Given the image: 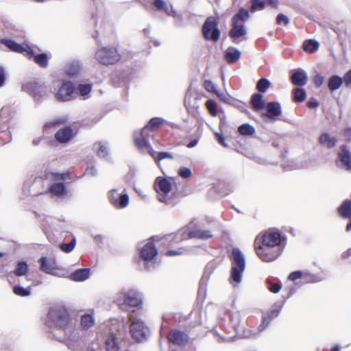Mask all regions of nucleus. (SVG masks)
<instances>
[{"mask_svg":"<svg viewBox=\"0 0 351 351\" xmlns=\"http://www.w3.org/2000/svg\"><path fill=\"white\" fill-rule=\"evenodd\" d=\"M230 259L232 267L229 280L230 283L236 287L241 281L245 269V260L242 252L237 247L232 249Z\"/></svg>","mask_w":351,"mask_h":351,"instance_id":"1","label":"nucleus"},{"mask_svg":"<svg viewBox=\"0 0 351 351\" xmlns=\"http://www.w3.org/2000/svg\"><path fill=\"white\" fill-rule=\"evenodd\" d=\"M48 322L65 331L72 327L69 313L62 306H55L50 309L48 313Z\"/></svg>","mask_w":351,"mask_h":351,"instance_id":"2","label":"nucleus"},{"mask_svg":"<svg viewBox=\"0 0 351 351\" xmlns=\"http://www.w3.org/2000/svg\"><path fill=\"white\" fill-rule=\"evenodd\" d=\"M249 18V12L244 8H241L232 17V27L229 32V36L234 43H238L239 38L246 34L244 23Z\"/></svg>","mask_w":351,"mask_h":351,"instance_id":"3","label":"nucleus"},{"mask_svg":"<svg viewBox=\"0 0 351 351\" xmlns=\"http://www.w3.org/2000/svg\"><path fill=\"white\" fill-rule=\"evenodd\" d=\"M129 320L131 323L130 330L132 337L137 342L145 340L149 333V328L145 326L136 311L134 310L130 313Z\"/></svg>","mask_w":351,"mask_h":351,"instance_id":"4","label":"nucleus"},{"mask_svg":"<svg viewBox=\"0 0 351 351\" xmlns=\"http://www.w3.org/2000/svg\"><path fill=\"white\" fill-rule=\"evenodd\" d=\"M254 248L258 256L264 262L275 261L282 252V247H275L260 243L259 239L254 240Z\"/></svg>","mask_w":351,"mask_h":351,"instance_id":"5","label":"nucleus"},{"mask_svg":"<svg viewBox=\"0 0 351 351\" xmlns=\"http://www.w3.org/2000/svg\"><path fill=\"white\" fill-rule=\"evenodd\" d=\"M47 178L52 182L49 190L53 196L63 198L67 195V191L64 183L67 178V174L49 173L47 175Z\"/></svg>","mask_w":351,"mask_h":351,"instance_id":"6","label":"nucleus"},{"mask_svg":"<svg viewBox=\"0 0 351 351\" xmlns=\"http://www.w3.org/2000/svg\"><path fill=\"white\" fill-rule=\"evenodd\" d=\"M116 302L122 310H125L127 306H138L142 303V297L140 293L134 289L123 290L118 293Z\"/></svg>","mask_w":351,"mask_h":351,"instance_id":"7","label":"nucleus"},{"mask_svg":"<svg viewBox=\"0 0 351 351\" xmlns=\"http://www.w3.org/2000/svg\"><path fill=\"white\" fill-rule=\"evenodd\" d=\"M154 188L157 193V198L159 202L165 203L167 205L175 204L173 198L169 196L172 189L170 181L166 178L158 177L155 181Z\"/></svg>","mask_w":351,"mask_h":351,"instance_id":"8","label":"nucleus"},{"mask_svg":"<svg viewBox=\"0 0 351 351\" xmlns=\"http://www.w3.org/2000/svg\"><path fill=\"white\" fill-rule=\"evenodd\" d=\"M256 239H259L260 243L282 247V249H284L286 245L285 238L278 231L272 229L258 234Z\"/></svg>","mask_w":351,"mask_h":351,"instance_id":"9","label":"nucleus"},{"mask_svg":"<svg viewBox=\"0 0 351 351\" xmlns=\"http://www.w3.org/2000/svg\"><path fill=\"white\" fill-rule=\"evenodd\" d=\"M96 60L104 65L113 64L121 58V55L115 47H101L95 53Z\"/></svg>","mask_w":351,"mask_h":351,"instance_id":"10","label":"nucleus"},{"mask_svg":"<svg viewBox=\"0 0 351 351\" xmlns=\"http://www.w3.org/2000/svg\"><path fill=\"white\" fill-rule=\"evenodd\" d=\"M202 32L206 40L217 42L220 38L221 32L218 28V22L213 16L206 19L203 24Z\"/></svg>","mask_w":351,"mask_h":351,"instance_id":"11","label":"nucleus"},{"mask_svg":"<svg viewBox=\"0 0 351 351\" xmlns=\"http://www.w3.org/2000/svg\"><path fill=\"white\" fill-rule=\"evenodd\" d=\"M149 133L147 128H143L140 132H134V142L136 147L143 152H149L154 157V152L152 148L151 144L148 141Z\"/></svg>","mask_w":351,"mask_h":351,"instance_id":"12","label":"nucleus"},{"mask_svg":"<svg viewBox=\"0 0 351 351\" xmlns=\"http://www.w3.org/2000/svg\"><path fill=\"white\" fill-rule=\"evenodd\" d=\"M108 199L117 208H124L129 204L130 197L125 191L119 193L117 189H112L108 193Z\"/></svg>","mask_w":351,"mask_h":351,"instance_id":"13","label":"nucleus"},{"mask_svg":"<svg viewBox=\"0 0 351 351\" xmlns=\"http://www.w3.org/2000/svg\"><path fill=\"white\" fill-rule=\"evenodd\" d=\"M55 97L58 101H66L70 100L74 92L73 84L71 82H64L59 87V89L55 92L51 90Z\"/></svg>","mask_w":351,"mask_h":351,"instance_id":"14","label":"nucleus"},{"mask_svg":"<svg viewBox=\"0 0 351 351\" xmlns=\"http://www.w3.org/2000/svg\"><path fill=\"white\" fill-rule=\"evenodd\" d=\"M23 90L29 92L34 99L37 101H40L46 95L45 88L36 82H30L23 85Z\"/></svg>","mask_w":351,"mask_h":351,"instance_id":"15","label":"nucleus"},{"mask_svg":"<svg viewBox=\"0 0 351 351\" xmlns=\"http://www.w3.org/2000/svg\"><path fill=\"white\" fill-rule=\"evenodd\" d=\"M152 4L158 11L164 12L167 16H173L176 20H182V14L178 13L173 9L172 4L168 5V3L164 0H152Z\"/></svg>","mask_w":351,"mask_h":351,"instance_id":"16","label":"nucleus"},{"mask_svg":"<svg viewBox=\"0 0 351 351\" xmlns=\"http://www.w3.org/2000/svg\"><path fill=\"white\" fill-rule=\"evenodd\" d=\"M40 269L43 272L56 276H60L58 269L55 267L53 261L47 257H42L39 259Z\"/></svg>","mask_w":351,"mask_h":351,"instance_id":"17","label":"nucleus"},{"mask_svg":"<svg viewBox=\"0 0 351 351\" xmlns=\"http://www.w3.org/2000/svg\"><path fill=\"white\" fill-rule=\"evenodd\" d=\"M1 43L8 47L11 51L21 53H32V49L27 45H21L12 40L3 39Z\"/></svg>","mask_w":351,"mask_h":351,"instance_id":"18","label":"nucleus"},{"mask_svg":"<svg viewBox=\"0 0 351 351\" xmlns=\"http://www.w3.org/2000/svg\"><path fill=\"white\" fill-rule=\"evenodd\" d=\"M266 113H263L262 117H267L270 120L275 121L277 117L282 114L281 106L278 102H269L266 106Z\"/></svg>","mask_w":351,"mask_h":351,"instance_id":"19","label":"nucleus"},{"mask_svg":"<svg viewBox=\"0 0 351 351\" xmlns=\"http://www.w3.org/2000/svg\"><path fill=\"white\" fill-rule=\"evenodd\" d=\"M169 341L178 346H184L189 341L188 335L178 330H172L168 335Z\"/></svg>","mask_w":351,"mask_h":351,"instance_id":"20","label":"nucleus"},{"mask_svg":"<svg viewBox=\"0 0 351 351\" xmlns=\"http://www.w3.org/2000/svg\"><path fill=\"white\" fill-rule=\"evenodd\" d=\"M75 132L71 127H65L60 129L55 134L56 139L61 143H65L71 141Z\"/></svg>","mask_w":351,"mask_h":351,"instance_id":"21","label":"nucleus"},{"mask_svg":"<svg viewBox=\"0 0 351 351\" xmlns=\"http://www.w3.org/2000/svg\"><path fill=\"white\" fill-rule=\"evenodd\" d=\"M157 253L156 247L151 242L146 243L140 250L141 257L146 261L153 260Z\"/></svg>","mask_w":351,"mask_h":351,"instance_id":"22","label":"nucleus"},{"mask_svg":"<svg viewBox=\"0 0 351 351\" xmlns=\"http://www.w3.org/2000/svg\"><path fill=\"white\" fill-rule=\"evenodd\" d=\"M291 82L300 87L306 84L308 81V76L305 71L302 69H297L291 76Z\"/></svg>","mask_w":351,"mask_h":351,"instance_id":"23","label":"nucleus"},{"mask_svg":"<svg viewBox=\"0 0 351 351\" xmlns=\"http://www.w3.org/2000/svg\"><path fill=\"white\" fill-rule=\"evenodd\" d=\"M64 70L67 75L70 77L75 76L80 73L81 70V64L77 60H69L66 63Z\"/></svg>","mask_w":351,"mask_h":351,"instance_id":"24","label":"nucleus"},{"mask_svg":"<svg viewBox=\"0 0 351 351\" xmlns=\"http://www.w3.org/2000/svg\"><path fill=\"white\" fill-rule=\"evenodd\" d=\"M230 322L234 330L239 333L244 327L241 326V312L237 310H232L230 314Z\"/></svg>","mask_w":351,"mask_h":351,"instance_id":"25","label":"nucleus"},{"mask_svg":"<svg viewBox=\"0 0 351 351\" xmlns=\"http://www.w3.org/2000/svg\"><path fill=\"white\" fill-rule=\"evenodd\" d=\"M27 58L29 59H33L34 61L40 67L47 68L48 66V56L46 53H42L39 54H35L32 50V53H27Z\"/></svg>","mask_w":351,"mask_h":351,"instance_id":"26","label":"nucleus"},{"mask_svg":"<svg viewBox=\"0 0 351 351\" xmlns=\"http://www.w3.org/2000/svg\"><path fill=\"white\" fill-rule=\"evenodd\" d=\"M90 269L87 268L78 269L73 272L70 276V279L76 281H84L89 278Z\"/></svg>","mask_w":351,"mask_h":351,"instance_id":"27","label":"nucleus"},{"mask_svg":"<svg viewBox=\"0 0 351 351\" xmlns=\"http://www.w3.org/2000/svg\"><path fill=\"white\" fill-rule=\"evenodd\" d=\"M189 238H197L202 240H206L213 237V233L208 230L197 229L189 232Z\"/></svg>","mask_w":351,"mask_h":351,"instance_id":"28","label":"nucleus"},{"mask_svg":"<svg viewBox=\"0 0 351 351\" xmlns=\"http://www.w3.org/2000/svg\"><path fill=\"white\" fill-rule=\"evenodd\" d=\"M241 51L235 47H228L225 52L226 60L229 64H232L239 60Z\"/></svg>","mask_w":351,"mask_h":351,"instance_id":"29","label":"nucleus"},{"mask_svg":"<svg viewBox=\"0 0 351 351\" xmlns=\"http://www.w3.org/2000/svg\"><path fill=\"white\" fill-rule=\"evenodd\" d=\"M95 323V319L91 311L89 313H85L81 317L80 325L84 330H88L93 327Z\"/></svg>","mask_w":351,"mask_h":351,"instance_id":"30","label":"nucleus"},{"mask_svg":"<svg viewBox=\"0 0 351 351\" xmlns=\"http://www.w3.org/2000/svg\"><path fill=\"white\" fill-rule=\"evenodd\" d=\"M339 157L346 169L351 170V153L347 149L346 146L341 147V152L339 153Z\"/></svg>","mask_w":351,"mask_h":351,"instance_id":"31","label":"nucleus"},{"mask_svg":"<svg viewBox=\"0 0 351 351\" xmlns=\"http://www.w3.org/2000/svg\"><path fill=\"white\" fill-rule=\"evenodd\" d=\"M251 105L254 110L258 111L265 108V101L263 99L262 95L255 93L251 97Z\"/></svg>","mask_w":351,"mask_h":351,"instance_id":"32","label":"nucleus"},{"mask_svg":"<svg viewBox=\"0 0 351 351\" xmlns=\"http://www.w3.org/2000/svg\"><path fill=\"white\" fill-rule=\"evenodd\" d=\"M93 150L99 158H107L108 156V148L105 143L101 142L95 143Z\"/></svg>","mask_w":351,"mask_h":351,"instance_id":"33","label":"nucleus"},{"mask_svg":"<svg viewBox=\"0 0 351 351\" xmlns=\"http://www.w3.org/2000/svg\"><path fill=\"white\" fill-rule=\"evenodd\" d=\"M343 84V80L338 75H332L328 80V86L330 91L339 89Z\"/></svg>","mask_w":351,"mask_h":351,"instance_id":"34","label":"nucleus"},{"mask_svg":"<svg viewBox=\"0 0 351 351\" xmlns=\"http://www.w3.org/2000/svg\"><path fill=\"white\" fill-rule=\"evenodd\" d=\"M340 215L343 218L351 217V201L345 200L339 208Z\"/></svg>","mask_w":351,"mask_h":351,"instance_id":"35","label":"nucleus"},{"mask_svg":"<svg viewBox=\"0 0 351 351\" xmlns=\"http://www.w3.org/2000/svg\"><path fill=\"white\" fill-rule=\"evenodd\" d=\"M106 348L108 351H117L118 346L116 335L110 333L106 339Z\"/></svg>","mask_w":351,"mask_h":351,"instance_id":"36","label":"nucleus"},{"mask_svg":"<svg viewBox=\"0 0 351 351\" xmlns=\"http://www.w3.org/2000/svg\"><path fill=\"white\" fill-rule=\"evenodd\" d=\"M320 144L326 146L328 148H332L336 145V139L330 136L328 134H322L319 138Z\"/></svg>","mask_w":351,"mask_h":351,"instance_id":"37","label":"nucleus"},{"mask_svg":"<svg viewBox=\"0 0 351 351\" xmlns=\"http://www.w3.org/2000/svg\"><path fill=\"white\" fill-rule=\"evenodd\" d=\"M293 93V99L296 103H301L302 102L306 97V93L305 90L301 87H298L294 88L292 90Z\"/></svg>","mask_w":351,"mask_h":351,"instance_id":"38","label":"nucleus"},{"mask_svg":"<svg viewBox=\"0 0 351 351\" xmlns=\"http://www.w3.org/2000/svg\"><path fill=\"white\" fill-rule=\"evenodd\" d=\"M239 132L243 136H252L255 133V129L250 124H243L238 128Z\"/></svg>","mask_w":351,"mask_h":351,"instance_id":"39","label":"nucleus"},{"mask_svg":"<svg viewBox=\"0 0 351 351\" xmlns=\"http://www.w3.org/2000/svg\"><path fill=\"white\" fill-rule=\"evenodd\" d=\"M28 270V267L25 261L19 262L16 266V268L14 271V274L16 276H24L27 274Z\"/></svg>","mask_w":351,"mask_h":351,"instance_id":"40","label":"nucleus"},{"mask_svg":"<svg viewBox=\"0 0 351 351\" xmlns=\"http://www.w3.org/2000/svg\"><path fill=\"white\" fill-rule=\"evenodd\" d=\"M319 48V43L315 40H308L304 43L303 49L308 52H314Z\"/></svg>","mask_w":351,"mask_h":351,"instance_id":"41","label":"nucleus"},{"mask_svg":"<svg viewBox=\"0 0 351 351\" xmlns=\"http://www.w3.org/2000/svg\"><path fill=\"white\" fill-rule=\"evenodd\" d=\"M271 83L269 80L266 78H261L259 80L256 84L257 90L261 93H265L267 88L270 86Z\"/></svg>","mask_w":351,"mask_h":351,"instance_id":"42","label":"nucleus"},{"mask_svg":"<svg viewBox=\"0 0 351 351\" xmlns=\"http://www.w3.org/2000/svg\"><path fill=\"white\" fill-rule=\"evenodd\" d=\"M265 7V0H251V12H254L257 10H263Z\"/></svg>","mask_w":351,"mask_h":351,"instance_id":"43","label":"nucleus"},{"mask_svg":"<svg viewBox=\"0 0 351 351\" xmlns=\"http://www.w3.org/2000/svg\"><path fill=\"white\" fill-rule=\"evenodd\" d=\"M13 291L16 295L19 296H27L30 294L29 288H24L19 285H15L13 287Z\"/></svg>","mask_w":351,"mask_h":351,"instance_id":"44","label":"nucleus"},{"mask_svg":"<svg viewBox=\"0 0 351 351\" xmlns=\"http://www.w3.org/2000/svg\"><path fill=\"white\" fill-rule=\"evenodd\" d=\"M162 123V120L161 119L153 118L149 121L148 124L144 128H147V132H148V130L149 129L155 130L157 128H158Z\"/></svg>","mask_w":351,"mask_h":351,"instance_id":"45","label":"nucleus"},{"mask_svg":"<svg viewBox=\"0 0 351 351\" xmlns=\"http://www.w3.org/2000/svg\"><path fill=\"white\" fill-rule=\"evenodd\" d=\"M76 239L75 238H73L70 243L60 244V248L61 249L62 251L66 253H69L74 249Z\"/></svg>","mask_w":351,"mask_h":351,"instance_id":"46","label":"nucleus"},{"mask_svg":"<svg viewBox=\"0 0 351 351\" xmlns=\"http://www.w3.org/2000/svg\"><path fill=\"white\" fill-rule=\"evenodd\" d=\"M206 106L210 114L213 117H216L217 114L216 103L214 101L209 99L206 101Z\"/></svg>","mask_w":351,"mask_h":351,"instance_id":"47","label":"nucleus"},{"mask_svg":"<svg viewBox=\"0 0 351 351\" xmlns=\"http://www.w3.org/2000/svg\"><path fill=\"white\" fill-rule=\"evenodd\" d=\"M92 87L90 84H80L77 87V90L79 91L81 96H86L91 91Z\"/></svg>","mask_w":351,"mask_h":351,"instance_id":"48","label":"nucleus"},{"mask_svg":"<svg viewBox=\"0 0 351 351\" xmlns=\"http://www.w3.org/2000/svg\"><path fill=\"white\" fill-rule=\"evenodd\" d=\"M267 287L272 293H276L281 289V286L278 283H273L271 280H267Z\"/></svg>","mask_w":351,"mask_h":351,"instance_id":"49","label":"nucleus"},{"mask_svg":"<svg viewBox=\"0 0 351 351\" xmlns=\"http://www.w3.org/2000/svg\"><path fill=\"white\" fill-rule=\"evenodd\" d=\"M178 175L183 178H189L192 176V172L188 167H181L178 170Z\"/></svg>","mask_w":351,"mask_h":351,"instance_id":"50","label":"nucleus"},{"mask_svg":"<svg viewBox=\"0 0 351 351\" xmlns=\"http://www.w3.org/2000/svg\"><path fill=\"white\" fill-rule=\"evenodd\" d=\"M204 88L208 92L213 93L215 94H217L218 93L215 87V85L210 80H205Z\"/></svg>","mask_w":351,"mask_h":351,"instance_id":"51","label":"nucleus"},{"mask_svg":"<svg viewBox=\"0 0 351 351\" xmlns=\"http://www.w3.org/2000/svg\"><path fill=\"white\" fill-rule=\"evenodd\" d=\"M165 158L173 159V156L169 152H162L157 154V158L155 160L156 162H158Z\"/></svg>","mask_w":351,"mask_h":351,"instance_id":"52","label":"nucleus"},{"mask_svg":"<svg viewBox=\"0 0 351 351\" xmlns=\"http://www.w3.org/2000/svg\"><path fill=\"white\" fill-rule=\"evenodd\" d=\"M276 23L278 25L284 24L285 25H287L289 23V19L284 14H279L276 17Z\"/></svg>","mask_w":351,"mask_h":351,"instance_id":"53","label":"nucleus"},{"mask_svg":"<svg viewBox=\"0 0 351 351\" xmlns=\"http://www.w3.org/2000/svg\"><path fill=\"white\" fill-rule=\"evenodd\" d=\"M324 81V77L318 73H316L313 77V83L317 88L320 87Z\"/></svg>","mask_w":351,"mask_h":351,"instance_id":"54","label":"nucleus"},{"mask_svg":"<svg viewBox=\"0 0 351 351\" xmlns=\"http://www.w3.org/2000/svg\"><path fill=\"white\" fill-rule=\"evenodd\" d=\"M271 321V318H269L267 315L263 317L262 324L258 326V332L263 331L269 324Z\"/></svg>","mask_w":351,"mask_h":351,"instance_id":"55","label":"nucleus"},{"mask_svg":"<svg viewBox=\"0 0 351 351\" xmlns=\"http://www.w3.org/2000/svg\"><path fill=\"white\" fill-rule=\"evenodd\" d=\"M258 332L250 329H245L243 330L242 335L245 338H255L258 335Z\"/></svg>","mask_w":351,"mask_h":351,"instance_id":"56","label":"nucleus"},{"mask_svg":"<svg viewBox=\"0 0 351 351\" xmlns=\"http://www.w3.org/2000/svg\"><path fill=\"white\" fill-rule=\"evenodd\" d=\"M209 276L206 275V274H204L202 278L200 280L199 282V291H204L206 289V282L208 280Z\"/></svg>","mask_w":351,"mask_h":351,"instance_id":"57","label":"nucleus"},{"mask_svg":"<svg viewBox=\"0 0 351 351\" xmlns=\"http://www.w3.org/2000/svg\"><path fill=\"white\" fill-rule=\"evenodd\" d=\"M343 82L347 87L351 86V69L348 71L343 76Z\"/></svg>","mask_w":351,"mask_h":351,"instance_id":"58","label":"nucleus"},{"mask_svg":"<svg viewBox=\"0 0 351 351\" xmlns=\"http://www.w3.org/2000/svg\"><path fill=\"white\" fill-rule=\"evenodd\" d=\"M302 277V272L300 271H293L289 276V279L290 280H295Z\"/></svg>","mask_w":351,"mask_h":351,"instance_id":"59","label":"nucleus"},{"mask_svg":"<svg viewBox=\"0 0 351 351\" xmlns=\"http://www.w3.org/2000/svg\"><path fill=\"white\" fill-rule=\"evenodd\" d=\"M280 310H281V307H280L278 309L272 308L271 310V311L269 312V313L267 316L269 318H271V319L272 320L274 318L276 317L278 315Z\"/></svg>","mask_w":351,"mask_h":351,"instance_id":"60","label":"nucleus"},{"mask_svg":"<svg viewBox=\"0 0 351 351\" xmlns=\"http://www.w3.org/2000/svg\"><path fill=\"white\" fill-rule=\"evenodd\" d=\"M306 105L309 108H315L319 106V103L315 99H311Z\"/></svg>","mask_w":351,"mask_h":351,"instance_id":"61","label":"nucleus"},{"mask_svg":"<svg viewBox=\"0 0 351 351\" xmlns=\"http://www.w3.org/2000/svg\"><path fill=\"white\" fill-rule=\"evenodd\" d=\"M5 80V73L3 67L0 66V87L3 86Z\"/></svg>","mask_w":351,"mask_h":351,"instance_id":"62","label":"nucleus"},{"mask_svg":"<svg viewBox=\"0 0 351 351\" xmlns=\"http://www.w3.org/2000/svg\"><path fill=\"white\" fill-rule=\"evenodd\" d=\"M215 136L217 137V139L218 142L223 147H227V144L225 142L224 137L220 134L219 133H215Z\"/></svg>","mask_w":351,"mask_h":351,"instance_id":"63","label":"nucleus"},{"mask_svg":"<svg viewBox=\"0 0 351 351\" xmlns=\"http://www.w3.org/2000/svg\"><path fill=\"white\" fill-rule=\"evenodd\" d=\"M343 135L347 141L351 140V128H347L343 131Z\"/></svg>","mask_w":351,"mask_h":351,"instance_id":"64","label":"nucleus"}]
</instances>
